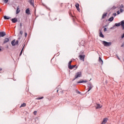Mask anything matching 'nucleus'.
I'll list each match as a JSON object with an SVG mask.
<instances>
[{"label":"nucleus","instance_id":"nucleus-23","mask_svg":"<svg viewBox=\"0 0 124 124\" xmlns=\"http://www.w3.org/2000/svg\"><path fill=\"white\" fill-rule=\"evenodd\" d=\"M121 25H122V24H121V23H115V26H116V27H120V26H121Z\"/></svg>","mask_w":124,"mask_h":124},{"label":"nucleus","instance_id":"nucleus-44","mask_svg":"<svg viewBox=\"0 0 124 124\" xmlns=\"http://www.w3.org/2000/svg\"><path fill=\"white\" fill-rule=\"evenodd\" d=\"M70 16H72V17H73V16L71 15V14H70Z\"/></svg>","mask_w":124,"mask_h":124},{"label":"nucleus","instance_id":"nucleus-10","mask_svg":"<svg viewBox=\"0 0 124 124\" xmlns=\"http://www.w3.org/2000/svg\"><path fill=\"white\" fill-rule=\"evenodd\" d=\"M20 7L18 6L16 8V14H19V13H20Z\"/></svg>","mask_w":124,"mask_h":124},{"label":"nucleus","instance_id":"nucleus-25","mask_svg":"<svg viewBox=\"0 0 124 124\" xmlns=\"http://www.w3.org/2000/svg\"><path fill=\"white\" fill-rule=\"evenodd\" d=\"M4 3H7L8 2L9 0H3Z\"/></svg>","mask_w":124,"mask_h":124},{"label":"nucleus","instance_id":"nucleus-20","mask_svg":"<svg viewBox=\"0 0 124 124\" xmlns=\"http://www.w3.org/2000/svg\"><path fill=\"white\" fill-rule=\"evenodd\" d=\"M121 26L123 28V29L124 30V20L121 21Z\"/></svg>","mask_w":124,"mask_h":124},{"label":"nucleus","instance_id":"nucleus-22","mask_svg":"<svg viewBox=\"0 0 124 124\" xmlns=\"http://www.w3.org/2000/svg\"><path fill=\"white\" fill-rule=\"evenodd\" d=\"M27 104L25 103H23L22 104H21V106L20 107V108H21V107H26Z\"/></svg>","mask_w":124,"mask_h":124},{"label":"nucleus","instance_id":"nucleus-39","mask_svg":"<svg viewBox=\"0 0 124 124\" xmlns=\"http://www.w3.org/2000/svg\"><path fill=\"white\" fill-rule=\"evenodd\" d=\"M120 12H123V10H122V9H120Z\"/></svg>","mask_w":124,"mask_h":124},{"label":"nucleus","instance_id":"nucleus-11","mask_svg":"<svg viewBox=\"0 0 124 124\" xmlns=\"http://www.w3.org/2000/svg\"><path fill=\"white\" fill-rule=\"evenodd\" d=\"M75 6L78 11H80V8H79V7L80 6V5H79L78 3H76L75 5Z\"/></svg>","mask_w":124,"mask_h":124},{"label":"nucleus","instance_id":"nucleus-8","mask_svg":"<svg viewBox=\"0 0 124 124\" xmlns=\"http://www.w3.org/2000/svg\"><path fill=\"white\" fill-rule=\"evenodd\" d=\"M108 121V118H104L102 122L101 123V124H105L107 123V121Z\"/></svg>","mask_w":124,"mask_h":124},{"label":"nucleus","instance_id":"nucleus-45","mask_svg":"<svg viewBox=\"0 0 124 124\" xmlns=\"http://www.w3.org/2000/svg\"><path fill=\"white\" fill-rule=\"evenodd\" d=\"M0 51H1V48H0Z\"/></svg>","mask_w":124,"mask_h":124},{"label":"nucleus","instance_id":"nucleus-35","mask_svg":"<svg viewBox=\"0 0 124 124\" xmlns=\"http://www.w3.org/2000/svg\"><path fill=\"white\" fill-rule=\"evenodd\" d=\"M113 15H114V16H117V14H116V13H113Z\"/></svg>","mask_w":124,"mask_h":124},{"label":"nucleus","instance_id":"nucleus-32","mask_svg":"<svg viewBox=\"0 0 124 124\" xmlns=\"http://www.w3.org/2000/svg\"><path fill=\"white\" fill-rule=\"evenodd\" d=\"M107 31V28H105L104 29V31Z\"/></svg>","mask_w":124,"mask_h":124},{"label":"nucleus","instance_id":"nucleus-43","mask_svg":"<svg viewBox=\"0 0 124 124\" xmlns=\"http://www.w3.org/2000/svg\"><path fill=\"white\" fill-rule=\"evenodd\" d=\"M78 93H79V94H80L81 93V92H78Z\"/></svg>","mask_w":124,"mask_h":124},{"label":"nucleus","instance_id":"nucleus-1","mask_svg":"<svg viewBox=\"0 0 124 124\" xmlns=\"http://www.w3.org/2000/svg\"><path fill=\"white\" fill-rule=\"evenodd\" d=\"M103 45H104V46L108 47V46H111V45H112V43H111V42H106L105 41H104L103 42Z\"/></svg>","mask_w":124,"mask_h":124},{"label":"nucleus","instance_id":"nucleus-33","mask_svg":"<svg viewBox=\"0 0 124 124\" xmlns=\"http://www.w3.org/2000/svg\"><path fill=\"white\" fill-rule=\"evenodd\" d=\"M25 37H27V36H28V33H25Z\"/></svg>","mask_w":124,"mask_h":124},{"label":"nucleus","instance_id":"nucleus-31","mask_svg":"<svg viewBox=\"0 0 124 124\" xmlns=\"http://www.w3.org/2000/svg\"><path fill=\"white\" fill-rule=\"evenodd\" d=\"M20 34H21V35L23 34V31H20Z\"/></svg>","mask_w":124,"mask_h":124},{"label":"nucleus","instance_id":"nucleus-30","mask_svg":"<svg viewBox=\"0 0 124 124\" xmlns=\"http://www.w3.org/2000/svg\"><path fill=\"white\" fill-rule=\"evenodd\" d=\"M99 62H100V61H101V62H103V61H102V59H101V58H100V57L99 58Z\"/></svg>","mask_w":124,"mask_h":124},{"label":"nucleus","instance_id":"nucleus-21","mask_svg":"<svg viewBox=\"0 0 124 124\" xmlns=\"http://www.w3.org/2000/svg\"><path fill=\"white\" fill-rule=\"evenodd\" d=\"M113 20H114V17L112 16L108 19V21H109V22H112Z\"/></svg>","mask_w":124,"mask_h":124},{"label":"nucleus","instance_id":"nucleus-24","mask_svg":"<svg viewBox=\"0 0 124 124\" xmlns=\"http://www.w3.org/2000/svg\"><path fill=\"white\" fill-rule=\"evenodd\" d=\"M44 98V97H38V98H36V99L37 100H40V99H42Z\"/></svg>","mask_w":124,"mask_h":124},{"label":"nucleus","instance_id":"nucleus-6","mask_svg":"<svg viewBox=\"0 0 124 124\" xmlns=\"http://www.w3.org/2000/svg\"><path fill=\"white\" fill-rule=\"evenodd\" d=\"M29 2L31 5H32V6L34 7V0H29Z\"/></svg>","mask_w":124,"mask_h":124},{"label":"nucleus","instance_id":"nucleus-37","mask_svg":"<svg viewBox=\"0 0 124 124\" xmlns=\"http://www.w3.org/2000/svg\"><path fill=\"white\" fill-rule=\"evenodd\" d=\"M22 23H20V28H22Z\"/></svg>","mask_w":124,"mask_h":124},{"label":"nucleus","instance_id":"nucleus-14","mask_svg":"<svg viewBox=\"0 0 124 124\" xmlns=\"http://www.w3.org/2000/svg\"><path fill=\"white\" fill-rule=\"evenodd\" d=\"M12 22L13 23H16V22L18 21V20L16 18H12L11 20Z\"/></svg>","mask_w":124,"mask_h":124},{"label":"nucleus","instance_id":"nucleus-9","mask_svg":"<svg viewBox=\"0 0 124 124\" xmlns=\"http://www.w3.org/2000/svg\"><path fill=\"white\" fill-rule=\"evenodd\" d=\"M5 35H6V33L5 32H0V37H3Z\"/></svg>","mask_w":124,"mask_h":124},{"label":"nucleus","instance_id":"nucleus-36","mask_svg":"<svg viewBox=\"0 0 124 124\" xmlns=\"http://www.w3.org/2000/svg\"><path fill=\"white\" fill-rule=\"evenodd\" d=\"M122 38H124V33L121 36Z\"/></svg>","mask_w":124,"mask_h":124},{"label":"nucleus","instance_id":"nucleus-28","mask_svg":"<svg viewBox=\"0 0 124 124\" xmlns=\"http://www.w3.org/2000/svg\"><path fill=\"white\" fill-rule=\"evenodd\" d=\"M22 53H23V48H22V49L21 50V52H20V54H19V56H21V55H22Z\"/></svg>","mask_w":124,"mask_h":124},{"label":"nucleus","instance_id":"nucleus-19","mask_svg":"<svg viewBox=\"0 0 124 124\" xmlns=\"http://www.w3.org/2000/svg\"><path fill=\"white\" fill-rule=\"evenodd\" d=\"M3 18L5 20H9V19H10V17L6 16H4Z\"/></svg>","mask_w":124,"mask_h":124},{"label":"nucleus","instance_id":"nucleus-26","mask_svg":"<svg viewBox=\"0 0 124 124\" xmlns=\"http://www.w3.org/2000/svg\"><path fill=\"white\" fill-rule=\"evenodd\" d=\"M71 62H72V61H71L69 62L68 66H70V65H71Z\"/></svg>","mask_w":124,"mask_h":124},{"label":"nucleus","instance_id":"nucleus-13","mask_svg":"<svg viewBox=\"0 0 124 124\" xmlns=\"http://www.w3.org/2000/svg\"><path fill=\"white\" fill-rule=\"evenodd\" d=\"M8 41H9V38H5L3 41V44H5V43H7V42H8Z\"/></svg>","mask_w":124,"mask_h":124},{"label":"nucleus","instance_id":"nucleus-42","mask_svg":"<svg viewBox=\"0 0 124 124\" xmlns=\"http://www.w3.org/2000/svg\"><path fill=\"white\" fill-rule=\"evenodd\" d=\"M1 70H2V69H1V68H0V71H1Z\"/></svg>","mask_w":124,"mask_h":124},{"label":"nucleus","instance_id":"nucleus-2","mask_svg":"<svg viewBox=\"0 0 124 124\" xmlns=\"http://www.w3.org/2000/svg\"><path fill=\"white\" fill-rule=\"evenodd\" d=\"M82 76V73L81 72H78V73H77L75 76V79L74 80H75V79H77V78H78L79 77H81Z\"/></svg>","mask_w":124,"mask_h":124},{"label":"nucleus","instance_id":"nucleus-41","mask_svg":"<svg viewBox=\"0 0 124 124\" xmlns=\"http://www.w3.org/2000/svg\"><path fill=\"white\" fill-rule=\"evenodd\" d=\"M124 45L123 44V45L121 46V47H124Z\"/></svg>","mask_w":124,"mask_h":124},{"label":"nucleus","instance_id":"nucleus-3","mask_svg":"<svg viewBox=\"0 0 124 124\" xmlns=\"http://www.w3.org/2000/svg\"><path fill=\"white\" fill-rule=\"evenodd\" d=\"M85 57H86L85 55H80L79 56V59L83 62H85Z\"/></svg>","mask_w":124,"mask_h":124},{"label":"nucleus","instance_id":"nucleus-40","mask_svg":"<svg viewBox=\"0 0 124 124\" xmlns=\"http://www.w3.org/2000/svg\"><path fill=\"white\" fill-rule=\"evenodd\" d=\"M117 13L118 14H120V11H118L117 12Z\"/></svg>","mask_w":124,"mask_h":124},{"label":"nucleus","instance_id":"nucleus-38","mask_svg":"<svg viewBox=\"0 0 124 124\" xmlns=\"http://www.w3.org/2000/svg\"><path fill=\"white\" fill-rule=\"evenodd\" d=\"M117 8V7H115V6H113V9H116Z\"/></svg>","mask_w":124,"mask_h":124},{"label":"nucleus","instance_id":"nucleus-27","mask_svg":"<svg viewBox=\"0 0 124 124\" xmlns=\"http://www.w3.org/2000/svg\"><path fill=\"white\" fill-rule=\"evenodd\" d=\"M124 5L121 4L120 6V8L122 9V8H124Z\"/></svg>","mask_w":124,"mask_h":124},{"label":"nucleus","instance_id":"nucleus-18","mask_svg":"<svg viewBox=\"0 0 124 124\" xmlns=\"http://www.w3.org/2000/svg\"><path fill=\"white\" fill-rule=\"evenodd\" d=\"M106 16H107V13L104 14L102 16V19L106 18Z\"/></svg>","mask_w":124,"mask_h":124},{"label":"nucleus","instance_id":"nucleus-17","mask_svg":"<svg viewBox=\"0 0 124 124\" xmlns=\"http://www.w3.org/2000/svg\"><path fill=\"white\" fill-rule=\"evenodd\" d=\"M81 83H87V80H80L78 82V84H80Z\"/></svg>","mask_w":124,"mask_h":124},{"label":"nucleus","instance_id":"nucleus-15","mask_svg":"<svg viewBox=\"0 0 124 124\" xmlns=\"http://www.w3.org/2000/svg\"><path fill=\"white\" fill-rule=\"evenodd\" d=\"M100 33H99V36L100 37H102V38H104V35L102 34V32H101V30H99Z\"/></svg>","mask_w":124,"mask_h":124},{"label":"nucleus","instance_id":"nucleus-5","mask_svg":"<svg viewBox=\"0 0 124 124\" xmlns=\"http://www.w3.org/2000/svg\"><path fill=\"white\" fill-rule=\"evenodd\" d=\"M100 108H102V105L99 104H96L95 108L100 109Z\"/></svg>","mask_w":124,"mask_h":124},{"label":"nucleus","instance_id":"nucleus-47","mask_svg":"<svg viewBox=\"0 0 124 124\" xmlns=\"http://www.w3.org/2000/svg\"><path fill=\"white\" fill-rule=\"evenodd\" d=\"M14 43H16V41H15V42H14Z\"/></svg>","mask_w":124,"mask_h":124},{"label":"nucleus","instance_id":"nucleus-7","mask_svg":"<svg viewBox=\"0 0 124 124\" xmlns=\"http://www.w3.org/2000/svg\"><path fill=\"white\" fill-rule=\"evenodd\" d=\"M91 89H93V84L89 83L88 84V92H90L91 90Z\"/></svg>","mask_w":124,"mask_h":124},{"label":"nucleus","instance_id":"nucleus-29","mask_svg":"<svg viewBox=\"0 0 124 124\" xmlns=\"http://www.w3.org/2000/svg\"><path fill=\"white\" fill-rule=\"evenodd\" d=\"M37 113V111H34V112H33V114H34V115H36V113Z\"/></svg>","mask_w":124,"mask_h":124},{"label":"nucleus","instance_id":"nucleus-34","mask_svg":"<svg viewBox=\"0 0 124 124\" xmlns=\"http://www.w3.org/2000/svg\"><path fill=\"white\" fill-rule=\"evenodd\" d=\"M116 57H117V59H118V60H120V58L119 57V56H118V55H116Z\"/></svg>","mask_w":124,"mask_h":124},{"label":"nucleus","instance_id":"nucleus-16","mask_svg":"<svg viewBox=\"0 0 124 124\" xmlns=\"http://www.w3.org/2000/svg\"><path fill=\"white\" fill-rule=\"evenodd\" d=\"M75 66H76V65H70L68 66V68H69V69H73V68H74V67H75Z\"/></svg>","mask_w":124,"mask_h":124},{"label":"nucleus","instance_id":"nucleus-12","mask_svg":"<svg viewBox=\"0 0 124 124\" xmlns=\"http://www.w3.org/2000/svg\"><path fill=\"white\" fill-rule=\"evenodd\" d=\"M25 12L26 13V14H27L28 15H30V14H31L30 13V9L29 8H27L26 11Z\"/></svg>","mask_w":124,"mask_h":124},{"label":"nucleus","instance_id":"nucleus-46","mask_svg":"<svg viewBox=\"0 0 124 124\" xmlns=\"http://www.w3.org/2000/svg\"><path fill=\"white\" fill-rule=\"evenodd\" d=\"M58 92H59V90H57V93H58Z\"/></svg>","mask_w":124,"mask_h":124},{"label":"nucleus","instance_id":"nucleus-4","mask_svg":"<svg viewBox=\"0 0 124 124\" xmlns=\"http://www.w3.org/2000/svg\"><path fill=\"white\" fill-rule=\"evenodd\" d=\"M14 42H15V40H14L11 42V44L13 46H15V45H17L18 43H19V41L18 40L16 41V43H14Z\"/></svg>","mask_w":124,"mask_h":124}]
</instances>
